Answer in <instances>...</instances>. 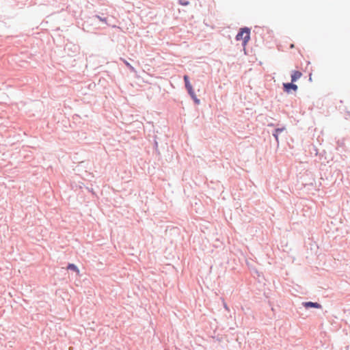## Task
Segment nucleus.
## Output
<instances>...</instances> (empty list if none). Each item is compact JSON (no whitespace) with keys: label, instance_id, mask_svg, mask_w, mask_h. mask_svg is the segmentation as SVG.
<instances>
[{"label":"nucleus","instance_id":"1","mask_svg":"<svg viewBox=\"0 0 350 350\" xmlns=\"http://www.w3.org/2000/svg\"><path fill=\"white\" fill-rule=\"evenodd\" d=\"M250 28L247 27H241L236 35L235 39L237 40H242V45L245 46L250 40Z\"/></svg>","mask_w":350,"mask_h":350},{"label":"nucleus","instance_id":"2","mask_svg":"<svg viewBox=\"0 0 350 350\" xmlns=\"http://www.w3.org/2000/svg\"><path fill=\"white\" fill-rule=\"evenodd\" d=\"M298 86L295 84L294 82L291 81L290 83H283V90L288 94L291 93L292 91L296 92Z\"/></svg>","mask_w":350,"mask_h":350},{"label":"nucleus","instance_id":"3","mask_svg":"<svg viewBox=\"0 0 350 350\" xmlns=\"http://www.w3.org/2000/svg\"><path fill=\"white\" fill-rule=\"evenodd\" d=\"M183 80H184L185 88H186L189 95L191 96V95L195 94L196 93L194 92L193 87L190 83L189 76L187 75H184Z\"/></svg>","mask_w":350,"mask_h":350},{"label":"nucleus","instance_id":"4","mask_svg":"<svg viewBox=\"0 0 350 350\" xmlns=\"http://www.w3.org/2000/svg\"><path fill=\"white\" fill-rule=\"evenodd\" d=\"M302 305L306 309H309V308L321 309L322 308V306L318 302L304 301L302 303Z\"/></svg>","mask_w":350,"mask_h":350},{"label":"nucleus","instance_id":"5","mask_svg":"<svg viewBox=\"0 0 350 350\" xmlns=\"http://www.w3.org/2000/svg\"><path fill=\"white\" fill-rule=\"evenodd\" d=\"M285 129H286V128L284 126H282L280 128H276L273 131L272 135L275 138L277 145L279 144V138H278L279 134L281 133L282 132H283Z\"/></svg>","mask_w":350,"mask_h":350},{"label":"nucleus","instance_id":"6","mask_svg":"<svg viewBox=\"0 0 350 350\" xmlns=\"http://www.w3.org/2000/svg\"><path fill=\"white\" fill-rule=\"evenodd\" d=\"M302 76V73L299 70H293L291 74V81L296 82Z\"/></svg>","mask_w":350,"mask_h":350},{"label":"nucleus","instance_id":"7","mask_svg":"<svg viewBox=\"0 0 350 350\" xmlns=\"http://www.w3.org/2000/svg\"><path fill=\"white\" fill-rule=\"evenodd\" d=\"M67 269L77 273V274H79V269L78 267L74 263H68L67 265Z\"/></svg>","mask_w":350,"mask_h":350},{"label":"nucleus","instance_id":"8","mask_svg":"<svg viewBox=\"0 0 350 350\" xmlns=\"http://www.w3.org/2000/svg\"><path fill=\"white\" fill-rule=\"evenodd\" d=\"M92 20L93 21H95L96 20H98V21L104 22L105 23L107 24V17H102V16H100L96 14V15H94L92 17Z\"/></svg>","mask_w":350,"mask_h":350},{"label":"nucleus","instance_id":"9","mask_svg":"<svg viewBox=\"0 0 350 350\" xmlns=\"http://www.w3.org/2000/svg\"><path fill=\"white\" fill-rule=\"evenodd\" d=\"M191 98H192V100H193L195 104L199 105L200 103V100L199 98H198L196 94L193 95H191Z\"/></svg>","mask_w":350,"mask_h":350},{"label":"nucleus","instance_id":"10","mask_svg":"<svg viewBox=\"0 0 350 350\" xmlns=\"http://www.w3.org/2000/svg\"><path fill=\"white\" fill-rule=\"evenodd\" d=\"M178 4L183 6H187L190 4V2L187 0H178Z\"/></svg>","mask_w":350,"mask_h":350},{"label":"nucleus","instance_id":"11","mask_svg":"<svg viewBox=\"0 0 350 350\" xmlns=\"http://www.w3.org/2000/svg\"><path fill=\"white\" fill-rule=\"evenodd\" d=\"M154 149L155 150V151L157 152V153L158 154H160L159 151V148H158V142L156 140V139H154Z\"/></svg>","mask_w":350,"mask_h":350},{"label":"nucleus","instance_id":"12","mask_svg":"<svg viewBox=\"0 0 350 350\" xmlns=\"http://www.w3.org/2000/svg\"><path fill=\"white\" fill-rule=\"evenodd\" d=\"M125 64L131 71L135 70L134 68L128 62L126 61Z\"/></svg>","mask_w":350,"mask_h":350},{"label":"nucleus","instance_id":"13","mask_svg":"<svg viewBox=\"0 0 350 350\" xmlns=\"http://www.w3.org/2000/svg\"><path fill=\"white\" fill-rule=\"evenodd\" d=\"M88 190H89L90 191H91L92 193H94V192H93V189H92V188L91 189H90L89 188H88Z\"/></svg>","mask_w":350,"mask_h":350},{"label":"nucleus","instance_id":"14","mask_svg":"<svg viewBox=\"0 0 350 350\" xmlns=\"http://www.w3.org/2000/svg\"><path fill=\"white\" fill-rule=\"evenodd\" d=\"M273 126V124H268V126Z\"/></svg>","mask_w":350,"mask_h":350},{"label":"nucleus","instance_id":"15","mask_svg":"<svg viewBox=\"0 0 350 350\" xmlns=\"http://www.w3.org/2000/svg\"><path fill=\"white\" fill-rule=\"evenodd\" d=\"M224 307H225L226 309L228 310V307H227L226 304L224 305Z\"/></svg>","mask_w":350,"mask_h":350}]
</instances>
